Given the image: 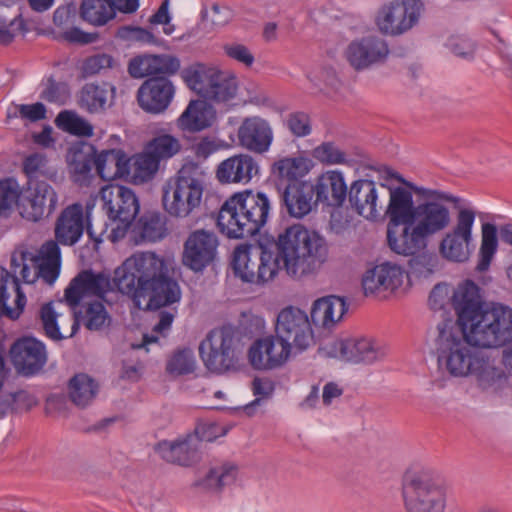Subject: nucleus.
<instances>
[{
	"label": "nucleus",
	"instance_id": "1",
	"mask_svg": "<svg viewBox=\"0 0 512 512\" xmlns=\"http://www.w3.org/2000/svg\"><path fill=\"white\" fill-rule=\"evenodd\" d=\"M173 261L152 251L135 252L109 275L83 270L65 289V300L75 308L86 297L104 299L113 290L129 296L137 307L149 309L172 305L181 299L178 283L172 278Z\"/></svg>",
	"mask_w": 512,
	"mask_h": 512
},
{
	"label": "nucleus",
	"instance_id": "2",
	"mask_svg": "<svg viewBox=\"0 0 512 512\" xmlns=\"http://www.w3.org/2000/svg\"><path fill=\"white\" fill-rule=\"evenodd\" d=\"M278 256L264 247L256 249L239 245L233 251L232 268L243 282L264 284L272 280L280 267L295 278L314 273L326 261V241L318 233L301 224L287 227L277 237Z\"/></svg>",
	"mask_w": 512,
	"mask_h": 512
},
{
	"label": "nucleus",
	"instance_id": "3",
	"mask_svg": "<svg viewBox=\"0 0 512 512\" xmlns=\"http://www.w3.org/2000/svg\"><path fill=\"white\" fill-rule=\"evenodd\" d=\"M462 333L442 328L438 339V362L454 377L473 375L483 389L494 391L508 384V376L494 361L477 351Z\"/></svg>",
	"mask_w": 512,
	"mask_h": 512
},
{
	"label": "nucleus",
	"instance_id": "4",
	"mask_svg": "<svg viewBox=\"0 0 512 512\" xmlns=\"http://www.w3.org/2000/svg\"><path fill=\"white\" fill-rule=\"evenodd\" d=\"M271 209L267 194L246 190L224 202L218 213L217 225L228 238H248L256 235L267 223Z\"/></svg>",
	"mask_w": 512,
	"mask_h": 512
},
{
	"label": "nucleus",
	"instance_id": "5",
	"mask_svg": "<svg viewBox=\"0 0 512 512\" xmlns=\"http://www.w3.org/2000/svg\"><path fill=\"white\" fill-rule=\"evenodd\" d=\"M205 187V172L196 164H185L163 188L165 211L178 219L196 215L203 202Z\"/></svg>",
	"mask_w": 512,
	"mask_h": 512
},
{
	"label": "nucleus",
	"instance_id": "6",
	"mask_svg": "<svg viewBox=\"0 0 512 512\" xmlns=\"http://www.w3.org/2000/svg\"><path fill=\"white\" fill-rule=\"evenodd\" d=\"M330 358L352 365L371 366L383 362L390 353L387 343L372 336L336 339L320 348Z\"/></svg>",
	"mask_w": 512,
	"mask_h": 512
},
{
	"label": "nucleus",
	"instance_id": "7",
	"mask_svg": "<svg viewBox=\"0 0 512 512\" xmlns=\"http://www.w3.org/2000/svg\"><path fill=\"white\" fill-rule=\"evenodd\" d=\"M466 338L483 348H498L511 342L512 308L499 303L485 308Z\"/></svg>",
	"mask_w": 512,
	"mask_h": 512
},
{
	"label": "nucleus",
	"instance_id": "8",
	"mask_svg": "<svg viewBox=\"0 0 512 512\" xmlns=\"http://www.w3.org/2000/svg\"><path fill=\"white\" fill-rule=\"evenodd\" d=\"M275 334L292 355L304 352L315 344L309 317L297 307L289 306L279 312Z\"/></svg>",
	"mask_w": 512,
	"mask_h": 512
},
{
	"label": "nucleus",
	"instance_id": "9",
	"mask_svg": "<svg viewBox=\"0 0 512 512\" xmlns=\"http://www.w3.org/2000/svg\"><path fill=\"white\" fill-rule=\"evenodd\" d=\"M100 198L108 217L121 223L112 229L113 241L124 237L127 228L139 212V202L135 193L125 186L110 184L101 189Z\"/></svg>",
	"mask_w": 512,
	"mask_h": 512
},
{
	"label": "nucleus",
	"instance_id": "10",
	"mask_svg": "<svg viewBox=\"0 0 512 512\" xmlns=\"http://www.w3.org/2000/svg\"><path fill=\"white\" fill-rule=\"evenodd\" d=\"M182 77L198 96H234L237 91V78L234 75L204 64L198 63L184 69Z\"/></svg>",
	"mask_w": 512,
	"mask_h": 512
},
{
	"label": "nucleus",
	"instance_id": "11",
	"mask_svg": "<svg viewBox=\"0 0 512 512\" xmlns=\"http://www.w3.org/2000/svg\"><path fill=\"white\" fill-rule=\"evenodd\" d=\"M199 354L209 371L224 373L234 369L238 357L232 332L227 329L212 330L200 343Z\"/></svg>",
	"mask_w": 512,
	"mask_h": 512
},
{
	"label": "nucleus",
	"instance_id": "12",
	"mask_svg": "<svg viewBox=\"0 0 512 512\" xmlns=\"http://www.w3.org/2000/svg\"><path fill=\"white\" fill-rule=\"evenodd\" d=\"M475 218L476 214L472 208H459L455 226L445 234L439 245V252L443 258L455 263H465L469 260Z\"/></svg>",
	"mask_w": 512,
	"mask_h": 512
},
{
	"label": "nucleus",
	"instance_id": "13",
	"mask_svg": "<svg viewBox=\"0 0 512 512\" xmlns=\"http://www.w3.org/2000/svg\"><path fill=\"white\" fill-rule=\"evenodd\" d=\"M427 198L428 202L418 204V239L434 235L445 229L450 223V212L446 206L435 201L445 199L456 202L458 199L437 191L418 186V199Z\"/></svg>",
	"mask_w": 512,
	"mask_h": 512
},
{
	"label": "nucleus",
	"instance_id": "14",
	"mask_svg": "<svg viewBox=\"0 0 512 512\" xmlns=\"http://www.w3.org/2000/svg\"><path fill=\"white\" fill-rule=\"evenodd\" d=\"M219 240L213 230L196 229L184 242L182 263L194 272H202L217 254Z\"/></svg>",
	"mask_w": 512,
	"mask_h": 512
},
{
	"label": "nucleus",
	"instance_id": "15",
	"mask_svg": "<svg viewBox=\"0 0 512 512\" xmlns=\"http://www.w3.org/2000/svg\"><path fill=\"white\" fill-rule=\"evenodd\" d=\"M449 301L457 315L461 332L466 336L485 309L480 289L472 280H465L453 288Z\"/></svg>",
	"mask_w": 512,
	"mask_h": 512
},
{
	"label": "nucleus",
	"instance_id": "16",
	"mask_svg": "<svg viewBox=\"0 0 512 512\" xmlns=\"http://www.w3.org/2000/svg\"><path fill=\"white\" fill-rule=\"evenodd\" d=\"M416 20V0H393L383 4L375 15L378 30L385 35L398 36L413 27Z\"/></svg>",
	"mask_w": 512,
	"mask_h": 512
},
{
	"label": "nucleus",
	"instance_id": "17",
	"mask_svg": "<svg viewBox=\"0 0 512 512\" xmlns=\"http://www.w3.org/2000/svg\"><path fill=\"white\" fill-rule=\"evenodd\" d=\"M84 229L83 206L80 203H74L66 207L59 215L55 225V237L58 243L72 246L79 241ZM86 231L91 239L100 241L102 232L95 230L89 215H87Z\"/></svg>",
	"mask_w": 512,
	"mask_h": 512
},
{
	"label": "nucleus",
	"instance_id": "18",
	"mask_svg": "<svg viewBox=\"0 0 512 512\" xmlns=\"http://www.w3.org/2000/svg\"><path fill=\"white\" fill-rule=\"evenodd\" d=\"M58 196L47 183L40 181L34 189L22 193L18 203L20 216L31 222H38L51 215L56 209Z\"/></svg>",
	"mask_w": 512,
	"mask_h": 512
},
{
	"label": "nucleus",
	"instance_id": "19",
	"mask_svg": "<svg viewBox=\"0 0 512 512\" xmlns=\"http://www.w3.org/2000/svg\"><path fill=\"white\" fill-rule=\"evenodd\" d=\"M446 485L436 472L422 469L418 472V512H445Z\"/></svg>",
	"mask_w": 512,
	"mask_h": 512
},
{
	"label": "nucleus",
	"instance_id": "20",
	"mask_svg": "<svg viewBox=\"0 0 512 512\" xmlns=\"http://www.w3.org/2000/svg\"><path fill=\"white\" fill-rule=\"evenodd\" d=\"M389 48L385 40L377 36L364 37L351 42L345 52L349 64L356 70H363L386 60Z\"/></svg>",
	"mask_w": 512,
	"mask_h": 512
},
{
	"label": "nucleus",
	"instance_id": "21",
	"mask_svg": "<svg viewBox=\"0 0 512 512\" xmlns=\"http://www.w3.org/2000/svg\"><path fill=\"white\" fill-rule=\"evenodd\" d=\"M404 273L396 265L384 263L365 272L362 277L364 295L385 297L395 291L403 282Z\"/></svg>",
	"mask_w": 512,
	"mask_h": 512
},
{
	"label": "nucleus",
	"instance_id": "22",
	"mask_svg": "<svg viewBox=\"0 0 512 512\" xmlns=\"http://www.w3.org/2000/svg\"><path fill=\"white\" fill-rule=\"evenodd\" d=\"M292 353L275 336L256 340L249 349L251 365L258 370H270L282 366Z\"/></svg>",
	"mask_w": 512,
	"mask_h": 512
},
{
	"label": "nucleus",
	"instance_id": "23",
	"mask_svg": "<svg viewBox=\"0 0 512 512\" xmlns=\"http://www.w3.org/2000/svg\"><path fill=\"white\" fill-rule=\"evenodd\" d=\"M11 360L16 369L24 375L37 373L47 360L45 346L35 338H22L10 349Z\"/></svg>",
	"mask_w": 512,
	"mask_h": 512
},
{
	"label": "nucleus",
	"instance_id": "24",
	"mask_svg": "<svg viewBox=\"0 0 512 512\" xmlns=\"http://www.w3.org/2000/svg\"><path fill=\"white\" fill-rule=\"evenodd\" d=\"M40 319L45 334L52 340L70 338L79 329V320L75 311L68 310L64 314L58 311L52 303H46L41 307Z\"/></svg>",
	"mask_w": 512,
	"mask_h": 512
},
{
	"label": "nucleus",
	"instance_id": "25",
	"mask_svg": "<svg viewBox=\"0 0 512 512\" xmlns=\"http://www.w3.org/2000/svg\"><path fill=\"white\" fill-rule=\"evenodd\" d=\"M238 138L244 148L261 154L268 151L273 140V132L266 120L250 117L239 127Z\"/></svg>",
	"mask_w": 512,
	"mask_h": 512
},
{
	"label": "nucleus",
	"instance_id": "26",
	"mask_svg": "<svg viewBox=\"0 0 512 512\" xmlns=\"http://www.w3.org/2000/svg\"><path fill=\"white\" fill-rule=\"evenodd\" d=\"M259 174L257 161L248 154H239L222 161L216 171L221 183H249Z\"/></svg>",
	"mask_w": 512,
	"mask_h": 512
},
{
	"label": "nucleus",
	"instance_id": "27",
	"mask_svg": "<svg viewBox=\"0 0 512 512\" xmlns=\"http://www.w3.org/2000/svg\"><path fill=\"white\" fill-rule=\"evenodd\" d=\"M26 305L17 277L0 267V315L12 320L19 318Z\"/></svg>",
	"mask_w": 512,
	"mask_h": 512
},
{
	"label": "nucleus",
	"instance_id": "28",
	"mask_svg": "<svg viewBox=\"0 0 512 512\" xmlns=\"http://www.w3.org/2000/svg\"><path fill=\"white\" fill-rule=\"evenodd\" d=\"M351 208L366 219L379 216L378 191L373 181L361 179L354 181L347 191Z\"/></svg>",
	"mask_w": 512,
	"mask_h": 512
},
{
	"label": "nucleus",
	"instance_id": "29",
	"mask_svg": "<svg viewBox=\"0 0 512 512\" xmlns=\"http://www.w3.org/2000/svg\"><path fill=\"white\" fill-rule=\"evenodd\" d=\"M314 185L308 181H295L289 183L283 192V202L288 214L294 218H303L308 215L314 202Z\"/></svg>",
	"mask_w": 512,
	"mask_h": 512
},
{
	"label": "nucleus",
	"instance_id": "30",
	"mask_svg": "<svg viewBox=\"0 0 512 512\" xmlns=\"http://www.w3.org/2000/svg\"><path fill=\"white\" fill-rule=\"evenodd\" d=\"M33 265V277L42 278L47 284H53L60 272L61 255L58 243L45 242L37 255L30 256Z\"/></svg>",
	"mask_w": 512,
	"mask_h": 512
},
{
	"label": "nucleus",
	"instance_id": "31",
	"mask_svg": "<svg viewBox=\"0 0 512 512\" xmlns=\"http://www.w3.org/2000/svg\"><path fill=\"white\" fill-rule=\"evenodd\" d=\"M389 204L386 210L390 222L388 226L416 222V207L412 192L404 187H389Z\"/></svg>",
	"mask_w": 512,
	"mask_h": 512
},
{
	"label": "nucleus",
	"instance_id": "32",
	"mask_svg": "<svg viewBox=\"0 0 512 512\" xmlns=\"http://www.w3.org/2000/svg\"><path fill=\"white\" fill-rule=\"evenodd\" d=\"M316 201L328 206L341 207L347 198V186L341 172L328 171L314 185Z\"/></svg>",
	"mask_w": 512,
	"mask_h": 512
},
{
	"label": "nucleus",
	"instance_id": "33",
	"mask_svg": "<svg viewBox=\"0 0 512 512\" xmlns=\"http://www.w3.org/2000/svg\"><path fill=\"white\" fill-rule=\"evenodd\" d=\"M216 117V111L208 98L191 100L185 111L178 119L181 129L190 132H198L212 125Z\"/></svg>",
	"mask_w": 512,
	"mask_h": 512
},
{
	"label": "nucleus",
	"instance_id": "34",
	"mask_svg": "<svg viewBox=\"0 0 512 512\" xmlns=\"http://www.w3.org/2000/svg\"><path fill=\"white\" fill-rule=\"evenodd\" d=\"M347 311L343 298L326 296L317 299L311 308V321L317 327L331 329L339 323Z\"/></svg>",
	"mask_w": 512,
	"mask_h": 512
},
{
	"label": "nucleus",
	"instance_id": "35",
	"mask_svg": "<svg viewBox=\"0 0 512 512\" xmlns=\"http://www.w3.org/2000/svg\"><path fill=\"white\" fill-rule=\"evenodd\" d=\"M387 239L393 252L408 257V265L413 270L416 261V222L388 226Z\"/></svg>",
	"mask_w": 512,
	"mask_h": 512
},
{
	"label": "nucleus",
	"instance_id": "36",
	"mask_svg": "<svg viewBox=\"0 0 512 512\" xmlns=\"http://www.w3.org/2000/svg\"><path fill=\"white\" fill-rule=\"evenodd\" d=\"M200 440L189 435L176 441H162L157 445V452L167 462L189 465L196 458Z\"/></svg>",
	"mask_w": 512,
	"mask_h": 512
},
{
	"label": "nucleus",
	"instance_id": "37",
	"mask_svg": "<svg viewBox=\"0 0 512 512\" xmlns=\"http://www.w3.org/2000/svg\"><path fill=\"white\" fill-rule=\"evenodd\" d=\"M79 13L84 21L94 26H103L116 15L110 0H82Z\"/></svg>",
	"mask_w": 512,
	"mask_h": 512
},
{
	"label": "nucleus",
	"instance_id": "38",
	"mask_svg": "<svg viewBox=\"0 0 512 512\" xmlns=\"http://www.w3.org/2000/svg\"><path fill=\"white\" fill-rule=\"evenodd\" d=\"M69 398L78 407L89 405L97 395L98 384L87 374H76L68 385Z\"/></svg>",
	"mask_w": 512,
	"mask_h": 512
},
{
	"label": "nucleus",
	"instance_id": "39",
	"mask_svg": "<svg viewBox=\"0 0 512 512\" xmlns=\"http://www.w3.org/2000/svg\"><path fill=\"white\" fill-rule=\"evenodd\" d=\"M311 165V161L303 156L285 157L273 164L272 173L281 179L295 182L309 172Z\"/></svg>",
	"mask_w": 512,
	"mask_h": 512
},
{
	"label": "nucleus",
	"instance_id": "40",
	"mask_svg": "<svg viewBox=\"0 0 512 512\" xmlns=\"http://www.w3.org/2000/svg\"><path fill=\"white\" fill-rule=\"evenodd\" d=\"M498 249L497 228L495 224L483 223L481 227V244L476 269L479 272L488 270Z\"/></svg>",
	"mask_w": 512,
	"mask_h": 512
},
{
	"label": "nucleus",
	"instance_id": "41",
	"mask_svg": "<svg viewBox=\"0 0 512 512\" xmlns=\"http://www.w3.org/2000/svg\"><path fill=\"white\" fill-rule=\"evenodd\" d=\"M22 171L29 181L51 179L56 171L51 167L47 156L41 152H34L23 159Z\"/></svg>",
	"mask_w": 512,
	"mask_h": 512
},
{
	"label": "nucleus",
	"instance_id": "42",
	"mask_svg": "<svg viewBox=\"0 0 512 512\" xmlns=\"http://www.w3.org/2000/svg\"><path fill=\"white\" fill-rule=\"evenodd\" d=\"M237 469L232 464H223L213 467L209 472L196 482L198 487L209 491H219L222 487L234 482Z\"/></svg>",
	"mask_w": 512,
	"mask_h": 512
},
{
	"label": "nucleus",
	"instance_id": "43",
	"mask_svg": "<svg viewBox=\"0 0 512 512\" xmlns=\"http://www.w3.org/2000/svg\"><path fill=\"white\" fill-rule=\"evenodd\" d=\"M95 155L81 149H75L69 153L68 163L74 182L84 183L95 166Z\"/></svg>",
	"mask_w": 512,
	"mask_h": 512
},
{
	"label": "nucleus",
	"instance_id": "44",
	"mask_svg": "<svg viewBox=\"0 0 512 512\" xmlns=\"http://www.w3.org/2000/svg\"><path fill=\"white\" fill-rule=\"evenodd\" d=\"M55 124L63 131L76 136L91 137L93 135V126L73 111L60 112L55 119Z\"/></svg>",
	"mask_w": 512,
	"mask_h": 512
},
{
	"label": "nucleus",
	"instance_id": "45",
	"mask_svg": "<svg viewBox=\"0 0 512 512\" xmlns=\"http://www.w3.org/2000/svg\"><path fill=\"white\" fill-rule=\"evenodd\" d=\"M22 197V190L15 179L0 181V216L8 217Z\"/></svg>",
	"mask_w": 512,
	"mask_h": 512
},
{
	"label": "nucleus",
	"instance_id": "46",
	"mask_svg": "<svg viewBox=\"0 0 512 512\" xmlns=\"http://www.w3.org/2000/svg\"><path fill=\"white\" fill-rule=\"evenodd\" d=\"M97 174L104 180H111L121 174L119 151L105 150L95 156Z\"/></svg>",
	"mask_w": 512,
	"mask_h": 512
},
{
	"label": "nucleus",
	"instance_id": "47",
	"mask_svg": "<svg viewBox=\"0 0 512 512\" xmlns=\"http://www.w3.org/2000/svg\"><path fill=\"white\" fill-rule=\"evenodd\" d=\"M140 235L143 239L155 242L165 236L166 227L160 213L149 212L139 220Z\"/></svg>",
	"mask_w": 512,
	"mask_h": 512
},
{
	"label": "nucleus",
	"instance_id": "48",
	"mask_svg": "<svg viewBox=\"0 0 512 512\" xmlns=\"http://www.w3.org/2000/svg\"><path fill=\"white\" fill-rule=\"evenodd\" d=\"M159 161L169 159L177 154L181 148L177 138L171 135H160L149 142L147 147Z\"/></svg>",
	"mask_w": 512,
	"mask_h": 512
},
{
	"label": "nucleus",
	"instance_id": "49",
	"mask_svg": "<svg viewBox=\"0 0 512 512\" xmlns=\"http://www.w3.org/2000/svg\"><path fill=\"white\" fill-rule=\"evenodd\" d=\"M160 161L146 148L145 152L137 155L133 162L134 177L140 181H147L159 169Z\"/></svg>",
	"mask_w": 512,
	"mask_h": 512
},
{
	"label": "nucleus",
	"instance_id": "50",
	"mask_svg": "<svg viewBox=\"0 0 512 512\" xmlns=\"http://www.w3.org/2000/svg\"><path fill=\"white\" fill-rule=\"evenodd\" d=\"M175 87L166 77H152L144 81L136 96H173Z\"/></svg>",
	"mask_w": 512,
	"mask_h": 512
},
{
	"label": "nucleus",
	"instance_id": "51",
	"mask_svg": "<svg viewBox=\"0 0 512 512\" xmlns=\"http://www.w3.org/2000/svg\"><path fill=\"white\" fill-rule=\"evenodd\" d=\"M195 359L191 350H182L175 353L168 361L166 370L172 375H183L194 371Z\"/></svg>",
	"mask_w": 512,
	"mask_h": 512
},
{
	"label": "nucleus",
	"instance_id": "52",
	"mask_svg": "<svg viewBox=\"0 0 512 512\" xmlns=\"http://www.w3.org/2000/svg\"><path fill=\"white\" fill-rule=\"evenodd\" d=\"M445 46L452 54L457 57L465 60H472L474 58L476 50L475 43L465 36H450L447 39Z\"/></svg>",
	"mask_w": 512,
	"mask_h": 512
},
{
	"label": "nucleus",
	"instance_id": "53",
	"mask_svg": "<svg viewBox=\"0 0 512 512\" xmlns=\"http://www.w3.org/2000/svg\"><path fill=\"white\" fill-rule=\"evenodd\" d=\"M402 498L407 512H416V470H406L402 480Z\"/></svg>",
	"mask_w": 512,
	"mask_h": 512
},
{
	"label": "nucleus",
	"instance_id": "54",
	"mask_svg": "<svg viewBox=\"0 0 512 512\" xmlns=\"http://www.w3.org/2000/svg\"><path fill=\"white\" fill-rule=\"evenodd\" d=\"M312 156L326 164H343L346 161L345 153L332 142H325L317 146L313 150Z\"/></svg>",
	"mask_w": 512,
	"mask_h": 512
},
{
	"label": "nucleus",
	"instance_id": "55",
	"mask_svg": "<svg viewBox=\"0 0 512 512\" xmlns=\"http://www.w3.org/2000/svg\"><path fill=\"white\" fill-rule=\"evenodd\" d=\"M128 73L136 79L154 75L152 54H141L131 58L128 63Z\"/></svg>",
	"mask_w": 512,
	"mask_h": 512
},
{
	"label": "nucleus",
	"instance_id": "56",
	"mask_svg": "<svg viewBox=\"0 0 512 512\" xmlns=\"http://www.w3.org/2000/svg\"><path fill=\"white\" fill-rule=\"evenodd\" d=\"M85 318V326L89 330H99L106 324L108 314L103 304L97 301L88 305Z\"/></svg>",
	"mask_w": 512,
	"mask_h": 512
},
{
	"label": "nucleus",
	"instance_id": "57",
	"mask_svg": "<svg viewBox=\"0 0 512 512\" xmlns=\"http://www.w3.org/2000/svg\"><path fill=\"white\" fill-rule=\"evenodd\" d=\"M154 75H173L180 69V60L169 54H152Z\"/></svg>",
	"mask_w": 512,
	"mask_h": 512
},
{
	"label": "nucleus",
	"instance_id": "58",
	"mask_svg": "<svg viewBox=\"0 0 512 512\" xmlns=\"http://www.w3.org/2000/svg\"><path fill=\"white\" fill-rule=\"evenodd\" d=\"M224 53L230 59L244 64L247 67L252 66L255 61L254 55L249 48L240 43H226L223 45Z\"/></svg>",
	"mask_w": 512,
	"mask_h": 512
},
{
	"label": "nucleus",
	"instance_id": "59",
	"mask_svg": "<svg viewBox=\"0 0 512 512\" xmlns=\"http://www.w3.org/2000/svg\"><path fill=\"white\" fill-rule=\"evenodd\" d=\"M112 56L100 53L86 58L82 65V71L86 76L98 74L101 70L112 67Z\"/></svg>",
	"mask_w": 512,
	"mask_h": 512
},
{
	"label": "nucleus",
	"instance_id": "60",
	"mask_svg": "<svg viewBox=\"0 0 512 512\" xmlns=\"http://www.w3.org/2000/svg\"><path fill=\"white\" fill-rule=\"evenodd\" d=\"M287 127L296 137H305L311 133L310 118L306 113H291L287 118Z\"/></svg>",
	"mask_w": 512,
	"mask_h": 512
},
{
	"label": "nucleus",
	"instance_id": "61",
	"mask_svg": "<svg viewBox=\"0 0 512 512\" xmlns=\"http://www.w3.org/2000/svg\"><path fill=\"white\" fill-rule=\"evenodd\" d=\"M31 253H21L19 259L15 255L11 258V267L13 269L14 276L18 273L22 277L25 283H33L37 278L33 277V265L30 262Z\"/></svg>",
	"mask_w": 512,
	"mask_h": 512
},
{
	"label": "nucleus",
	"instance_id": "62",
	"mask_svg": "<svg viewBox=\"0 0 512 512\" xmlns=\"http://www.w3.org/2000/svg\"><path fill=\"white\" fill-rule=\"evenodd\" d=\"M16 113L20 115L21 118L27 119L31 122H36L45 118L46 109L42 103H34V104H20L15 106Z\"/></svg>",
	"mask_w": 512,
	"mask_h": 512
},
{
	"label": "nucleus",
	"instance_id": "63",
	"mask_svg": "<svg viewBox=\"0 0 512 512\" xmlns=\"http://www.w3.org/2000/svg\"><path fill=\"white\" fill-rule=\"evenodd\" d=\"M172 98H137L138 105L147 113L159 114L164 112Z\"/></svg>",
	"mask_w": 512,
	"mask_h": 512
},
{
	"label": "nucleus",
	"instance_id": "64",
	"mask_svg": "<svg viewBox=\"0 0 512 512\" xmlns=\"http://www.w3.org/2000/svg\"><path fill=\"white\" fill-rule=\"evenodd\" d=\"M438 257L435 254L418 253V277H428L438 267Z\"/></svg>",
	"mask_w": 512,
	"mask_h": 512
}]
</instances>
